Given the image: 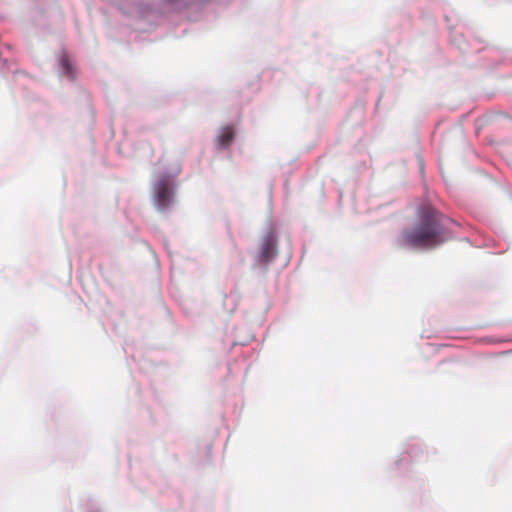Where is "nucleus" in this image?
I'll use <instances>...</instances> for the list:
<instances>
[{
	"label": "nucleus",
	"instance_id": "7ed1b4c3",
	"mask_svg": "<svg viewBox=\"0 0 512 512\" xmlns=\"http://www.w3.org/2000/svg\"><path fill=\"white\" fill-rule=\"evenodd\" d=\"M277 241L276 237L272 232L267 233L260 244V261L269 262L272 260L277 252Z\"/></svg>",
	"mask_w": 512,
	"mask_h": 512
},
{
	"label": "nucleus",
	"instance_id": "20e7f679",
	"mask_svg": "<svg viewBox=\"0 0 512 512\" xmlns=\"http://www.w3.org/2000/svg\"><path fill=\"white\" fill-rule=\"evenodd\" d=\"M235 137V132L232 126H224L221 128L219 135L216 137V143L219 148L228 146Z\"/></svg>",
	"mask_w": 512,
	"mask_h": 512
},
{
	"label": "nucleus",
	"instance_id": "f257e3e1",
	"mask_svg": "<svg viewBox=\"0 0 512 512\" xmlns=\"http://www.w3.org/2000/svg\"><path fill=\"white\" fill-rule=\"evenodd\" d=\"M444 216L432 207H423L419 213V222L402 233L403 243L412 247L431 249L450 238Z\"/></svg>",
	"mask_w": 512,
	"mask_h": 512
},
{
	"label": "nucleus",
	"instance_id": "f03ea898",
	"mask_svg": "<svg viewBox=\"0 0 512 512\" xmlns=\"http://www.w3.org/2000/svg\"><path fill=\"white\" fill-rule=\"evenodd\" d=\"M174 202V191L169 179L161 178L154 188V204L158 210L164 211Z\"/></svg>",
	"mask_w": 512,
	"mask_h": 512
},
{
	"label": "nucleus",
	"instance_id": "39448f33",
	"mask_svg": "<svg viewBox=\"0 0 512 512\" xmlns=\"http://www.w3.org/2000/svg\"><path fill=\"white\" fill-rule=\"evenodd\" d=\"M60 66L63 69L64 73L69 76L70 78L74 77L73 74V66L69 59V57L66 54H63L60 58Z\"/></svg>",
	"mask_w": 512,
	"mask_h": 512
}]
</instances>
